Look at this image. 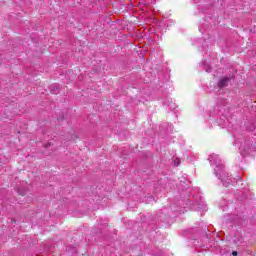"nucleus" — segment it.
<instances>
[{
  "label": "nucleus",
  "mask_w": 256,
  "mask_h": 256,
  "mask_svg": "<svg viewBox=\"0 0 256 256\" xmlns=\"http://www.w3.org/2000/svg\"><path fill=\"white\" fill-rule=\"evenodd\" d=\"M208 161L210 162L211 165H216V168L214 169L216 177H218V179L222 181L223 185L227 187L229 184V182L227 181H231V177L225 176V175L221 176V174H219V171L223 172V163H221V159H219V155L217 154L210 155V157L208 158Z\"/></svg>",
  "instance_id": "obj_1"
},
{
  "label": "nucleus",
  "mask_w": 256,
  "mask_h": 256,
  "mask_svg": "<svg viewBox=\"0 0 256 256\" xmlns=\"http://www.w3.org/2000/svg\"><path fill=\"white\" fill-rule=\"evenodd\" d=\"M227 83H229V78H222L219 81L218 85L219 87H227Z\"/></svg>",
  "instance_id": "obj_2"
},
{
  "label": "nucleus",
  "mask_w": 256,
  "mask_h": 256,
  "mask_svg": "<svg viewBox=\"0 0 256 256\" xmlns=\"http://www.w3.org/2000/svg\"><path fill=\"white\" fill-rule=\"evenodd\" d=\"M174 165H175V167H179V165H181V160L179 158H176L174 160Z\"/></svg>",
  "instance_id": "obj_3"
},
{
  "label": "nucleus",
  "mask_w": 256,
  "mask_h": 256,
  "mask_svg": "<svg viewBox=\"0 0 256 256\" xmlns=\"http://www.w3.org/2000/svg\"><path fill=\"white\" fill-rule=\"evenodd\" d=\"M233 256H237V251L232 252Z\"/></svg>",
  "instance_id": "obj_4"
},
{
  "label": "nucleus",
  "mask_w": 256,
  "mask_h": 256,
  "mask_svg": "<svg viewBox=\"0 0 256 256\" xmlns=\"http://www.w3.org/2000/svg\"><path fill=\"white\" fill-rule=\"evenodd\" d=\"M50 144H47L46 147H49Z\"/></svg>",
  "instance_id": "obj_5"
}]
</instances>
